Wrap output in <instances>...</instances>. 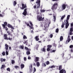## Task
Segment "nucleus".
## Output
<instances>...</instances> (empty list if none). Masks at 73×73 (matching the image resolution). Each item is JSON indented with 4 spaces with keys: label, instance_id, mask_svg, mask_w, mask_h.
<instances>
[{
    "label": "nucleus",
    "instance_id": "12",
    "mask_svg": "<svg viewBox=\"0 0 73 73\" xmlns=\"http://www.w3.org/2000/svg\"><path fill=\"white\" fill-rule=\"evenodd\" d=\"M39 59H40V58L37 57H36L35 59L34 60L35 62H38L37 61H39Z\"/></svg>",
    "mask_w": 73,
    "mask_h": 73
},
{
    "label": "nucleus",
    "instance_id": "61",
    "mask_svg": "<svg viewBox=\"0 0 73 73\" xmlns=\"http://www.w3.org/2000/svg\"><path fill=\"white\" fill-rule=\"evenodd\" d=\"M71 52H73V50L72 49H71Z\"/></svg>",
    "mask_w": 73,
    "mask_h": 73
},
{
    "label": "nucleus",
    "instance_id": "3",
    "mask_svg": "<svg viewBox=\"0 0 73 73\" xmlns=\"http://www.w3.org/2000/svg\"><path fill=\"white\" fill-rule=\"evenodd\" d=\"M58 4L57 3H54L53 4V5L51 7V9L54 12V11H55L57 8Z\"/></svg>",
    "mask_w": 73,
    "mask_h": 73
},
{
    "label": "nucleus",
    "instance_id": "62",
    "mask_svg": "<svg viewBox=\"0 0 73 73\" xmlns=\"http://www.w3.org/2000/svg\"><path fill=\"white\" fill-rule=\"evenodd\" d=\"M53 46H55V47H56V45L55 44H53Z\"/></svg>",
    "mask_w": 73,
    "mask_h": 73
},
{
    "label": "nucleus",
    "instance_id": "24",
    "mask_svg": "<svg viewBox=\"0 0 73 73\" xmlns=\"http://www.w3.org/2000/svg\"><path fill=\"white\" fill-rule=\"evenodd\" d=\"M35 40L36 41H38L39 40V38L38 36H36L35 37Z\"/></svg>",
    "mask_w": 73,
    "mask_h": 73
},
{
    "label": "nucleus",
    "instance_id": "9",
    "mask_svg": "<svg viewBox=\"0 0 73 73\" xmlns=\"http://www.w3.org/2000/svg\"><path fill=\"white\" fill-rule=\"evenodd\" d=\"M27 9H25L24 10V11L23 12V14L24 16H26V15H27Z\"/></svg>",
    "mask_w": 73,
    "mask_h": 73
},
{
    "label": "nucleus",
    "instance_id": "22",
    "mask_svg": "<svg viewBox=\"0 0 73 73\" xmlns=\"http://www.w3.org/2000/svg\"><path fill=\"white\" fill-rule=\"evenodd\" d=\"M1 62H5V61H6V59H5L1 58Z\"/></svg>",
    "mask_w": 73,
    "mask_h": 73
},
{
    "label": "nucleus",
    "instance_id": "26",
    "mask_svg": "<svg viewBox=\"0 0 73 73\" xmlns=\"http://www.w3.org/2000/svg\"><path fill=\"white\" fill-rule=\"evenodd\" d=\"M24 68V64H21V68L22 69H23Z\"/></svg>",
    "mask_w": 73,
    "mask_h": 73
},
{
    "label": "nucleus",
    "instance_id": "8",
    "mask_svg": "<svg viewBox=\"0 0 73 73\" xmlns=\"http://www.w3.org/2000/svg\"><path fill=\"white\" fill-rule=\"evenodd\" d=\"M70 38V35H68V38H67V40H66V44H67L68 43L67 42H70V41L71 40V39Z\"/></svg>",
    "mask_w": 73,
    "mask_h": 73
},
{
    "label": "nucleus",
    "instance_id": "14",
    "mask_svg": "<svg viewBox=\"0 0 73 73\" xmlns=\"http://www.w3.org/2000/svg\"><path fill=\"white\" fill-rule=\"evenodd\" d=\"M60 73H66V71L64 69H62L59 71Z\"/></svg>",
    "mask_w": 73,
    "mask_h": 73
},
{
    "label": "nucleus",
    "instance_id": "15",
    "mask_svg": "<svg viewBox=\"0 0 73 73\" xmlns=\"http://www.w3.org/2000/svg\"><path fill=\"white\" fill-rule=\"evenodd\" d=\"M22 9H24V8H27V6L25 5H24V4H22Z\"/></svg>",
    "mask_w": 73,
    "mask_h": 73
},
{
    "label": "nucleus",
    "instance_id": "6",
    "mask_svg": "<svg viewBox=\"0 0 73 73\" xmlns=\"http://www.w3.org/2000/svg\"><path fill=\"white\" fill-rule=\"evenodd\" d=\"M42 17H40L39 15H38L37 16V20H38L39 21H42Z\"/></svg>",
    "mask_w": 73,
    "mask_h": 73
},
{
    "label": "nucleus",
    "instance_id": "23",
    "mask_svg": "<svg viewBox=\"0 0 73 73\" xmlns=\"http://www.w3.org/2000/svg\"><path fill=\"white\" fill-rule=\"evenodd\" d=\"M36 63V66H37V67H39V66L40 65V62H37Z\"/></svg>",
    "mask_w": 73,
    "mask_h": 73
},
{
    "label": "nucleus",
    "instance_id": "41",
    "mask_svg": "<svg viewBox=\"0 0 73 73\" xmlns=\"http://www.w3.org/2000/svg\"><path fill=\"white\" fill-rule=\"evenodd\" d=\"M58 29H56V33H58Z\"/></svg>",
    "mask_w": 73,
    "mask_h": 73
},
{
    "label": "nucleus",
    "instance_id": "55",
    "mask_svg": "<svg viewBox=\"0 0 73 73\" xmlns=\"http://www.w3.org/2000/svg\"><path fill=\"white\" fill-rule=\"evenodd\" d=\"M42 51H43V52H45V48H42Z\"/></svg>",
    "mask_w": 73,
    "mask_h": 73
},
{
    "label": "nucleus",
    "instance_id": "20",
    "mask_svg": "<svg viewBox=\"0 0 73 73\" xmlns=\"http://www.w3.org/2000/svg\"><path fill=\"white\" fill-rule=\"evenodd\" d=\"M16 1V0H15V1H13V5L14 6V7H15V6L16 5V4H17V2Z\"/></svg>",
    "mask_w": 73,
    "mask_h": 73
},
{
    "label": "nucleus",
    "instance_id": "56",
    "mask_svg": "<svg viewBox=\"0 0 73 73\" xmlns=\"http://www.w3.org/2000/svg\"><path fill=\"white\" fill-rule=\"evenodd\" d=\"M11 28V29H12L13 30V29H14V28L13 27V26H11V27H10Z\"/></svg>",
    "mask_w": 73,
    "mask_h": 73
},
{
    "label": "nucleus",
    "instance_id": "2",
    "mask_svg": "<svg viewBox=\"0 0 73 73\" xmlns=\"http://www.w3.org/2000/svg\"><path fill=\"white\" fill-rule=\"evenodd\" d=\"M65 25V28L66 29H67L69 25V22H68V21L67 20H66V22L64 21V22H63L62 25H61L62 28H64V25Z\"/></svg>",
    "mask_w": 73,
    "mask_h": 73
},
{
    "label": "nucleus",
    "instance_id": "30",
    "mask_svg": "<svg viewBox=\"0 0 73 73\" xmlns=\"http://www.w3.org/2000/svg\"><path fill=\"white\" fill-rule=\"evenodd\" d=\"M24 44H26V45H28V40H26L25 42H23Z\"/></svg>",
    "mask_w": 73,
    "mask_h": 73
},
{
    "label": "nucleus",
    "instance_id": "19",
    "mask_svg": "<svg viewBox=\"0 0 73 73\" xmlns=\"http://www.w3.org/2000/svg\"><path fill=\"white\" fill-rule=\"evenodd\" d=\"M4 37L5 40H8V38L7 37V35L6 34L4 35Z\"/></svg>",
    "mask_w": 73,
    "mask_h": 73
},
{
    "label": "nucleus",
    "instance_id": "21",
    "mask_svg": "<svg viewBox=\"0 0 73 73\" xmlns=\"http://www.w3.org/2000/svg\"><path fill=\"white\" fill-rule=\"evenodd\" d=\"M38 44H36V45L34 47V49H36V50H37L38 49Z\"/></svg>",
    "mask_w": 73,
    "mask_h": 73
},
{
    "label": "nucleus",
    "instance_id": "27",
    "mask_svg": "<svg viewBox=\"0 0 73 73\" xmlns=\"http://www.w3.org/2000/svg\"><path fill=\"white\" fill-rule=\"evenodd\" d=\"M5 66V65L4 64L3 65H2V66H1V69H4V67Z\"/></svg>",
    "mask_w": 73,
    "mask_h": 73
},
{
    "label": "nucleus",
    "instance_id": "60",
    "mask_svg": "<svg viewBox=\"0 0 73 73\" xmlns=\"http://www.w3.org/2000/svg\"><path fill=\"white\" fill-rule=\"evenodd\" d=\"M62 57H64V53H62Z\"/></svg>",
    "mask_w": 73,
    "mask_h": 73
},
{
    "label": "nucleus",
    "instance_id": "34",
    "mask_svg": "<svg viewBox=\"0 0 73 73\" xmlns=\"http://www.w3.org/2000/svg\"><path fill=\"white\" fill-rule=\"evenodd\" d=\"M12 26L9 24H8L7 25V27H9V28H11V26Z\"/></svg>",
    "mask_w": 73,
    "mask_h": 73
},
{
    "label": "nucleus",
    "instance_id": "43",
    "mask_svg": "<svg viewBox=\"0 0 73 73\" xmlns=\"http://www.w3.org/2000/svg\"><path fill=\"white\" fill-rule=\"evenodd\" d=\"M7 70L8 71H9V72H10V68H7Z\"/></svg>",
    "mask_w": 73,
    "mask_h": 73
},
{
    "label": "nucleus",
    "instance_id": "1",
    "mask_svg": "<svg viewBox=\"0 0 73 73\" xmlns=\"http://www.w3.org/2000/svg\"><path fill=\"white\" fill-rule=\"evenodd\" d=\"M50 21L48 19H46L45 20V22L44 24L42 25V27H43V29L44 31H46L47 29V28L49 27V25L50 24Z\"/></svg>",
    "mask_w": 73,
    "mask_h": 73
},
{
    "label": "nucleus",
    "instance_id": "35",
    "mask_svg": "<svg viewBox=\"0 0 73 73\" xmlns=\"http://www.w3.org/2000/svg\"><path fill=\"white\" fill-rule=\"evenodd\" d=\"M61 69H62V66H59V69H58V70H61Z\"/></svg>",
    "mask_w": 73,
    "mask_h": 73
},
{
    "label": "nucleus",
    "instance_id": "5",
    "mask_svg": "<svg viewBox=\"0 0 73 73\" xmlns=\"http://www.w3.org/2000/svg\"><path fill=\"white\" fill-rule=\"evenodd\" d=\"M36 3H38L37 4V9L40 8V0H38L36 1Z\"/></svg>",
    "mask_w": 73,
    "mask_h": 73
},
{
    "label": "nucleus",
    "instance_id": "4",
    "mask_svg": "<svg viewBox=\"0 0 73 73\" xmlns=\"http://www.w3.org/2000/svg\"><path fill=\"white\" fill-rule=\"evenodd\" d=\"M25 23L27 25V26H29V27L30 28V29H33V26H32V25H33V24H32V22H31V21L30 22V24L31 26L29 25V24L28 23H27L26 22H25Z\"/></svg>",
    "mask_w": 73,
    "mask_h": 73
},
{
    "label": "nucleus",
    "instance_id": "32",
    "mask_svg": "<svg viewBox=\"0 0 73 73\" xmlns=\"http://www.w3.org/2000/svg\"><path fill=\"white\" fill-rule=\"evenodd\" d=\"M15 63V61L13 60H11V63L12 64H13Z\"/></svg>",
    "mask_w": 73,
    "mask_h": 73
},
{
    "label": "nucleus",
    "instance_id": "29",
    "mask_svg": "<svg viewBox=\"0 0 73 73\" xmlns=\"http://www.w3.org/2000/svg\"><path fill=\"white\" fill-rule=\"evenodd\" d=\"M53 19H54V21H55L56 20V16L54 15H53Z\"/></svg>",
    "mask_w": 73,
    "mask_h": 73
},
{
    "label": "nucleus",
    "instance_id": "42",
    "mask_svg": "<svg viewBox=\"0 0 73 73\" xmlns=\"http://www.w3.org/2000/svg\"><path fill=\"white\" fill-rule=\"evenodd\" d=\"M42 66H46V65L45 64L43 63L42 64Z\"/></svg>",
    "mask_w": 73,
    "mask_h": 73
},
{
    "label": "nucleus",
    "instance_id": "31",
    "mask_svg": "<svg viewBox=\"0 0 73 73\" xmlns=\"http://www.w3.org/2000/svg\"><path fill=\"white\" fill-rule=\"evenodd\" d=\"M70 15H68L67 16V19L66 20H69V18H70Z\"/></svg>",
    "mask_w": 73,
    "mask_h": 73
},
{
    "label": "nucleus",
    "instance_id": "36",
    "mask_svg": "<svg viewBox=\"0 0 73 73\" xmlns=\"http://www.w3.org/2000/svg\"><path fill=\"white\" fill-rule=\"evenodd\" d=\"M14 68L17 69V68H19V66H14Z\"/></svg>",
    "mask_w": 73,
    "mask_h": 73
},
{
    "label": "nucleus",
    "instance_id": "46",
    "mask_svg": "<svg viewBox=\"0 0 73 73\" xmlns=\"http://www.w3.org/2000/svg\"><path fill=\"white\" fill-rule=\"evenodd\" d=\"M7 50H6V55H8V52L7 51Z\"/></svg>",
    "mask_w": 73,
    "mask_h": 73
},
{
    "label": "nucleus",
    "instance_id": "40",
    "mask_svg": "<svg viewBox=\"0 0 73 73\" xmlns=\"http://www.w3.org/2000/svg\"><path fill=\"white\" fill-rule=\"evenodd\" d=\"M2 54L3 56H5V52H3L2 53Z\"/></svg>",
    "mask_w": 73,
    "mask_h": 73
},
{
    "label": "nucleus",
    "instance_id": "18",
    "mask_svg": "<svg viewBox=\"0 0 73 73\" xmlns=\"http://www.w3.org/2000/svg\"><path fill=\"white\" fill-rule=\"evenodd\" d=\"M5 46L6 50H8V47H9V46H8V45H7V44H5Z\"/></svg>",
    "mask_w": 73,
    "mask_h": 73
},
{
    "label": "nucleus",
    "instance_id": "54",
    "mask_svg": "<svg viewBox=\"0 0 73 73\" xmlns=\"http://www.w3.org/2000/svg\"><path fill=\"white\" fill-rule=\"evenodd\" d=\"M36 71V68H34V72H35Z\"/></svg>",
    "mask_w": 73,
    "mask_h": 73
},
{
    "label": "nucleus",
    "instance_id": "17",
    "mask_svg": "<svg viewBox=\"0 0 73 73\" xmlns=\"http://www.w3.org/2000/svg\"><path fill=\"white\" fill-rule=\"evenodd\" d=\"M55 67H56V68H57V69H58V66H54V65H53V66H52L50 67V68H55Z\"/></svg>",
    "mask_w": 73,
    "mask_h": 73
},
{
    "label": "nucleus",
    "instance_id": "50",
    "mask_svg": "<svg viewBox=\"0 0 73 73\" xmlns=\"http://www.w3.org/2000/svg\"><path fill=\"white\" fill-rule=\"evenodd\" d=\"M50 63H49V62L48 61L46 62V65H49V64Z\"/></svg>",
    "mask_w": 73,
    "mask_h": 73
},
{
    "label": "nucleus",
    "instance_id": "44",
    "mask_svg": "<svg viewBox=\"0 0 73 73\" xmlns=\"http://www.w3.org/2000/svg\"><path fill=\"white\" fill-rule=\"evenodd\" d=\"M62 45H60V44L58 45V48H60V47H62Z\"/></svg>",
    "mask_w": 73,
    "mask_h": 73
},
{
    "label": "nucleus",
    "instance_id": "47",
    "mask_svg": "<svg viewBox=\"0 0 73 73\" xmlns=\"http://www.w3.org/2000/svg\"><path fill=\"white\" fill-rule=\"evenodd\" d=\"M25 49L26 50H29V48L26 47H25Z\"/></svg>",
    "mask_w": 73,
    "mask_h": 73
},
{
    "label": "nucleus",
    "instance_id": "33",
    "mask_svg": "<svg viewBox=\"0 0 73 73\" xmlns=\"http://www.w3.org/2000/svg\"><path fill=\"white\" fill-rule=\"evenodd\" d=\"M26 54L27 55H28L29 54H31V53H30V51H27L26 52Z\"/></svg>",
    "mask_w": 73,
    "mask_h": 73
},
{
    "label": "nucleus",
    "instance_id": "28",
    "mask_svg": "<svg viewBox=\"0 0 73 73\" xmlns=\"http://www.w3.org/2000/svg\"><path fill=\"white\" fill-rule=\"evenodd\" d=\"M63 37H62V36H61L60 37V41H62V40H63Z\"/></svg>",
    "mask_w": 73,
    "mask_h": 73
},
{
    "label": "nucleus",
    "instance_id": "58",
    "mask_svg": "<svg viewBox=\"0 0 73 73\" xmlns=\"http://www.w3.org/2000/svg\"><path fill=\"white\" fill-rule=\"evenodd\" d=\"M28 59L29 60H31V58L30 56H28Z\"/></svg>",
    "mask_w": 73,
    "mask_h": 73
},
{
    "label": "nucleus",
    "instance_id": "37",
    "mask_svg": "<svg viewBox=\"0 0 73 73\" xmlns=\"http://www.w3.org/2000/svg\"><path fill=\"white\" fill-rule=\"evenodd\" d=\"M56 52V50H54L50 51L51 53H54V52Z\"/></svg>",
    "mask_w": 73,
    "mask_h": 73
},
{
    "label": "nucleus",
    "instance_id": "49",
    "mask_svg": "<svg viewBox=\"0 0 73 73\" xmlns=\"http://www.w3.org/2000/svg\"><path fill=\"white\" fill-rule=\"evenodd\" d=\"M10 40V41H11L12 40V38H8V40Z\"/></svg>",
    "mask_w": 73,
    "mask_h": 73
},
{
    "label": "nucleus",
    "instance_id": "38",
    "mask_svg": "<svg viewBox=\"0 0 73 73\" xmlns=\"http://www.w3.org/2000/svg\"><path fill=\"white\" fill-rule=\"evenodd\" d=\"M46 11V10H40V11L41 12H44Z\"/></svg>",
    "mask_w": 73,
    "mask_h": 73
},
{
    "label": "nucleus",
    "instance_id": "11",
    "mask_svg": "<svg viewBox=\"0 0 73 73\" xmlns=\"http://www.w3.org/2000/svg\"><path fill=\"white\" fill-rule=\"evenodd\" d=\"M48 48L47 49V51H49L50 50V48L52 47L51 45H48L47 46Z\"/></svg>",
    "mask_w": 73,
    "mask_h": 73
},
{
    "label": "nucleus",
    "instance_id": "25",
    "mask_svg": "<svg viewBox=\"0 0 73 73\" xmlns=\"http://www.w3.org/2000/svg\"><path fill=\"white\" fill-rule=\"evenodd\" d=\"M65 15H64L62 16L61 18V20H63L64 18H65Z\"/></svg>",
    "mask_w": 73,
    "mask_h": 73
},
{
    "label": "nucleus",
    "instance_id": "39",
    "mask_svg": "<svg viewBox=\"0 0 73 73\" xmlns=\"http://www.w3.org/2000/svg\"><path fill=\"white\" fill-rule=\"evenodd\" d=\"M23 39H27V38L25 35H24L23 36Z\"/></svg>",
    "mask_w": 73,
    "mask_h": 73
},
{
    "label": "nucleus",
    "instance_id": "13",
    "mask_svg": "<svg viewBox=\"0 0 73 73\" xmlns=\"http://www.w3.org/2000/svg\"><path fill=\"white\" fill-rule=\"evenodd\" d=\"M7 22H4V24H3L2 25V26L3 28H5V26H7Z\"/></svg>",
    "mask_w": 73,
    "mask_h": 73
},
{
    "label": "nucleus",
    "instance_id": "51",
    "mask_svg": "<svg viewBox=\"0 0 73 73\" xmlns=\"http://www.w3.org/2000/svg\"><path fill=\"white\" fill-rule=\"evenodd\" d=\"M21 48L22 49H24V46H20Z\"/></svg>",
    "mask_w": 73,
    "mask_h": 73
},
{
    "label": "nucleus",
    "instance_id": "16",
    "mask_svg": "<svg viewBox=\"0 0 73 73\" xmlns=\"http://www.w3.org/2000/svg\"><path fill=\"white\" fill-rule=\"evenodd\" d=\"M62 10H64L66 8V5L64 4L62 5Z\"/></svg>",
    "mask_w": 73,
    "mask_h": 73
},
{
    "label": "nucleus",
    "instance_id": "57",
    "mask_svg": "<svg viewBox=\"0 0 73 73\" xmlns=\"http://www.w3.org/2000/svg\"><path fill=\"white\" fill-rule=\"evenodd\" d=\"M73 23H71V27H73Z\"/></svg>",
    "mask_w": 73,
    "mask_h": 73
},
{
    "label": "nucleus",
    "instance_id": "48",
    "mask_svg": "<svg viewBox=\"0 0 73 73\" xmlns=\"http://www.w3.org/2000/svg\"><path fill=\"white\" fill-rule=\"evenodd\" d=\"M24 61H27V58L26 57H24Z\"/></svg>",
    "mask_w": 73,
    "mask_h": 73
},
{
    "label": "nucleus",
    "instance_id": "63",
    "mask_svg": "<svg viewBox=\"0 0 73 73\" xmlns=\"http://www.w3.org/2000/svg\"><path fill=\"white\" fill-rule=\"evenodd\" d=\"M34 66H36V64H35V63H34L33 64Z\"/></svg>",
    "mask_w": 73,
    "mask_h": 73
},
{
    "label": "nucleus",
    "instance_id": "59",
    "mask_svg": "<svg viewBox=\"0 0 73 73\" xmlns=\"http://www.w3.org/2000/svg\"><path fill=\"white\" fill-rule=\"evenodd\" d=\"M36 7H37V5H35L34 6V8L35 9H36Z\"/></svg>",
    "mask_w": 73,
    "mask_h": 73
},
{
    "label": "nucleus",
    "instance_id": "52",
    "mask_svg": "<svg viewBox=\"0 0 73 73\" xmlns=\"http://www.w3.org/2000/svg\"><path fill=\"white\" fill-rule=\"evenodd\" d=\"M70 35H73V33H72V32H70L69 33Z\"/></svg>",
    "mask_w": 73,
    "mask_h": 73
},
{
    "label": "nucleus",
    "instance_id": "45",
    "mask_svg": "<svg viewBox=\"0 0 73 73\" xmlns=\"http://www.w3.org/2000/svg\"><path fill=\"white\" fill-rule=\"evenodd\" d=\"M50 38H52V37H53V34H51L50 35Z\"/></svg>",
    "mask_w": 73,
    "mask_h": 73
},
{
    "label": "nucleus",
    "instance_id": "7",
    "mask_svg": "<svg viewBox=\"0 0 73 73\" xmlns=\"http://www.w3.org/2000/svg\"><path fill=\"white\" fill-rule=\"evenodd\" d=\"M33 70V68H32V64H31L30 66V71H29V73H32Z\"/></svg>",
    "mask_w": 73,
    "mask_h": 73
},
{
    "label": "nucleus",
    "instance_id": "53",
    "mask_svg": "<svg viewBox=\"0 0 73 73\" xmlns=\"http://www.w3.org/2000/svg\"><path fill=\"white\" fill-rule=\"evenodd\" d=\"M73 47V45H70V48H72Z\"/></svg>",
    "mask_w": 73,
    "mask_h": 73
},
{
    "label": "nucleus",
    "instance_id": "64",
    "mask_svg": "<svg viewBox=\"0 0 73 73\" xmlns=\"http://www.w3.org/2000/svg\"><path fill=\"white\" fill-rule=\"evenodd\" d=\"M71 39L72 40H73V36H71Z\"/></svg>",
    "mask_w": 73,
    "mask_h": 73
},
{
    "label": "nucleus",
    "instance_id": "10",
    "mask_svg": "<svg viewBox=\"0 0 73 73\" xmlns=\"http://www.w3.org/2000/svg\"><path fill=\"white\" fill-rule=\"evenodd\" d=\"M4 12H5V10H4V12H3L1 13L2 14H0V16L1 17H4V16H5V13H4Z\"/></svg>",
    "mask_w": 73,
    "mask_h": 73
}]
</instances>
